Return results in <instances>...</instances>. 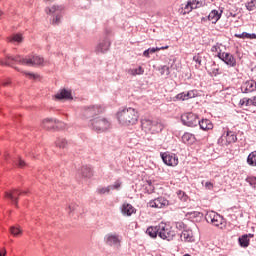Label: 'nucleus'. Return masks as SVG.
<instances>
[{"instance_id": "obj_1", "label": "nucleus", "mask_w": 256, "mask_h": 256, "mask_svg": "<svg viewBox=\"0 0 256 256\" xmlns=\"http://www.w3.org/2000/svg\"><path fill=\"white\" fill-rule=\"evenodd\" d=\"M13 63H19V65H28L29 67H35L43 65V63H45V59L37 55H31L26 57L17 55L7 56L5 59L0 60V65L2 66L13 65Z\"/></svg>"}, {"instance_id": "obj_2", "label": "nucleus", "mask_w": 256, "mask_h": 256, "mask_svg": "<svg viewBox=\"0 0 256 256\" xmlns=\"http://www.w3.org/2000/svg\"><path fill=\"white\" fill-rule=\"evenodd\" d=\"M89 126L91 129H93V131L103 133L111 129V122H109V120H107L105 117L98 116L90 120Z\"/></svg>"}, {"instance_id": "obj_3", "label": "nucleus", "mask_w": 256, "mask_h": 256, "mask_svg": "<svg viewBox=\"0 0 256 256\" xmlns=\"http://www.w3.org/2000/svg\"><path fill=\"white\" fill-rule=\"evenodd\" d=\"M176 235L177 234L175 233V230H173V227L167 223L161 222L158 225V237H160V239H163L164 241H173Z\"/></svg>"}, {"instance_id": "obj_4", "label": "nucleus", "mask_w": 256, "mask_h": 256, "mask_svg": "<svg viewBox=\"0 0 256 256\" xmlns=\"http://www.w3.org/2000/svg\"><path fill=\"white\" fill-rule=\"evenodd\" d=\"M63 11H65V7L62 5H54L51 8H46V15H53L52 25H59L61 23V18L63 17Z\"/></svg>"}, {"instance_id": "obj_5", "label": "nucleus", "mask_w": 256, "mask_h": 256, "mask_svg": "<svg viewBox=\"0 0 256 256\" xmlns=\"http://www.w3.org/2000/svg\"><path fill=\"white\" fill-rule=\"evenodd\" d=\"M233 143H237V134L227 128L218 139V145H220V147H228V145Z\"/></svg>"}, {"instance_id": "obj_6", "label": "nucleus", "mask_w": 256, "mask_h": 256, "mask_svg": "<svg viewBox=\"0 0 256 256\" xmlns=\"http://www.w3.org/2000/svg\"><path fill=\"white\" fill-rule=\"evenodd\" d=\"M181 121L186 127H197L199 125V116L193 112H187L181 115Z\"/></svg>"}, {"instance_id": "obj_7", "label": "nucleus", "mask_w": 256, "mask_h": 256, "mask_svg": "<svg viewBox=\"0 0 256 256\" xmlns=\"http://www.w3.org/2000/svg\"><path fill=\"white\" fill-rule=\"evenodd\" d=\"M205 219L207 223H212L215 227H219V225H223L225 223V219L223 216L219 215L215 211L207 212L205 215Z\"/></svg>"}, {"instance_id": "obj_8", "label": "nucleus", "mask_w": 256, "mask_h": 256, "mask_svg": "<svg viewBox=\"0 0 256 256\" xmlns=\"http://www.w3.org/2000/svg\"><path fill=\"white\" fill-rule=\"evenodd\" d=\"M109 31H106V36L99 41L95 48V53H107L109 47H111V40L109 39Z\"/></svg>"}, {"instance_id": "obj_9", "label": "nucleus", "mask_w": 256, "mask_h": 256, "mask_svg": "<svg viewBox=\"0 0 256 256\" xmlns=\"http://www.w3.org/2000/svg\"><path fill=\"white\" fill-rule=\"evenodd\" d=\"M161 158L163 163L168 165V167H176V165H179V158L173 153L164 152L161 154Z\"/></svg>"}, {"instance_id": "obj_10", "label": "nucleus", "mask_w": 256, "mask_h": 256, "mask_svg": "<svg viewBox=\"0 0 256 256\" xmlns=\"http://www.w3.org/2000/svg\"><path fill=\"white\" fill-rule=\"evenodd\" d=\"M217 57L218 59H221V61L225 62L229 67H237V59H235L233 54L228 52H218Z\"/></svg>"}, {"instance_id": "obj_11", "label": "nucleus", "mask_w": 256, "mask_h": 256, "mask_svg": "<svg viewBox=\"0 0 256 256\" xmlns=\"http://www.w3.org/2000/svg\"><path fill=\"white\" fill-rule=\"evenodd\" d=\"M169 205V200H167L163 196H160L148 202V206H150L152 209H165V207H169Z\"/></svg>"}, {"instance_id": "obj_12", "label": "nucleus", "mask_w": 256, "mask_h": 256, "mask_svg": "<svg viewBox=\"0 0 256 256\" xmlns=\"http://www.w3.org/2000/svg\"><path fill=\"white\" fill-rule=\"evenodd\" d=\"M105 243L110 247H120L121 245V236L119 234H108L105 236Z\"/></svg>"}, {"instance_id": "obj_13", "label": "nucleus", "mask_w": 256, "mask_h": 256, "mask_svg": "<svg viewBox=\"0 0 256 256\" xmlns=\"http://www.w3.org/2000/svg\"><path fill=\"white\" fill-rule=\"evenodd\" d=\"M105 111V107L101 105H93L85 109L84 115L86 117H95V115H100V113H103Z\"/></svg>"}, {"instance_id": "obj_14", "label": "nucleus", "mask_w": 256, "mask_h": 256, "mask_svg": "<svg viewBox=\"0 0 256 256\" xmlns=\"http://www.w3.org/2000/svg\"><path fill=\"white\" fill-rule=\"evenodd\" d=\"M19 195H27V192H21V190H11L10 192L5 193V198L9 199L16 207H17V201L19 199Z\"/></svg>"}, {"instance_id": "obj_15", "label": "nucleus", "mask_w": 256, "mask_h": 256, "mask_svg": "<svg viewBox=\"0 0 256 256\" xmlns=\"http://www.w3.org/2000/svg\"><path fill=\"white\" fill-rule=\"evenodd\" d=\"M242 93H255L256 91V82L255 80H247L241 85Z\"/></svg>"}, {"instance_id": "obj_16", "label": "nucleus", "mask_w": 256, "mask_h": 256, "mask_svg": "<svg viewBox=\"0 0 256 256\" xmlns=\"http://www.w3.org/2000/svg\"><path fill=\"white\" fill-rule=\"evenodd\" d=\"M180 239L181 241H184V243H194L195 236L193 235V230L187 228L186 230L182 231Z\"/></svg>"}, {"instance_id": "obj_17", "label": "nucleus", "mask_w": 256, "mask_h": 256, "mask_svg": "<svg viewBox=\"0 0 256 256\" xmlns=\"http://www.w3.org/2000/svg\"><path fill=\"white\" fill-rule=\"evenodd\" d=\"M153 125H154L153 120H150L148 118H144V119L141 120V127L145 131V133H149V132L152 133Z\"/></svg>"}, {"instance_id": "obj_18", "label": "nucleus", "mask_w": 256, "mask_h": 256, "mask_svg": "<svg viewBox=\"0 0 256 256\" xmlns=\"http://www.w3.org/2000/svg\"><path fill=\"white\" fill-rule=\"evenodd\" d=\"M195 141H197V137H195V135L192 133L185 132L182 136V142L186 145H193Z\"/></svg>"}, {"instance_id": "obj_19", "label": "nucleus", "mask_w": 256, "mask_h": 256, "mask_svg": "<svg viewBox=\"0 0 256 256\" xmlns=\"http://www.w3.org/2000/svg\"><path fill=\"white\" fill-rule=\"evenodd\" d=\"M55 99H73V96L70 90L62 89L55 95Z\"/></svg>"}, {"instance_id": "obj_20", "label": "nucleus", "mask_w": 256, "mask_h": 256, "mask_svg": "<svg viewBox=\"0 0 256 256\" xmlns=\"http://www.w3.org/2000/svg\"><path fill=\"white\" fill-rule=\"evenodd\" d=\"M198 125L202 131H210V129H213V123H211L209 119L199 120Z\"/></svg>"}, {"instance_id": "obj_21", "label": "nucleus", "mask_w": 256, "mask_h": 256, "mask_svg": "<svg viewBox=\"0 0 256 256\" xmlns=\"http://www.w3.org/2000/svg\"><path fill=\"white\" fill-rule=\"evenodd\" d=\"M127 113H129V109L127 108H124L122 111L118 112L117 117L121 125L127 124Z\"/></svg>"}, {"instance_id": "obj_22", "label": "nucleus", "mask_w": 256, "mask_h": 256, "mask_svg": "<svg viewBox=\"0 0 256 256\" xmlns=\"http://www.w3.org/2000/svg\"><path fill=\"white\" fill-rule=\"evenodd\" d=\"M80 175L86 179H91V177H93V169L89 166H82L80 169Z\"/></svg>"}, {"instance_id": "obj_23", "label": "nucleus", "mask_w": 256, "mask_h": 256, "mask_svg": "<svg viewBox=\"0 0 256 256\" xmlns=\"http://www.w3.org/2000/svg\"><path fill=\"white\" fill-rule=\"evenodd\" d=\"M221 13H223V12L221 11L219 13L218 10H212L208 15V20H210L211 23H213V24L217 23V21H219V19H221Z\"/></svg>"}, {"instance_id": "obj_24", "label": "nucleus", "mask_w": 256, "mask_h": 256, "mask_svg": "<svg viewBox=\"0 0 256 256\" xmlns=\"http://www.w3.org/2000/svg\"><path fill=\"white\" fill-rule=\"evenodd\" d=\"M146 234L149 235L152 239H156L157 235L159 236V225L156 227L150 226L146 230Z\"/></svg>"}, {"instance_id": "obj_25", "label": "nucleus", "mask_w": 256, "mask_h": 256, "mask_svg": "<svg viewBox=\"0 0 256 256\" xmlns=\"http://www.w3.org/2000/svg\"><path fill=\"white\" fill-rule=\"evenodd\" d=\"M165 129V125L160 120H154V124L152 126V133H161Z\"/></svg>"}, {"instance_id": "obj_26", "label": "nucleus", "mask_w": 256, "mask_h": 256, "mask_svg": "<svg viewBox=\"0 0 256 256\" xmlns=\"http://www.w3.org/2000/svg\"><path fill=\"white\" fill-rule=\"evenodd\" d=\"M129 113L130 115H132V117H130V125H135V123H137V121H139V112H137L135 109L133 108H129Z\"/></svg>"}, {"instance_id": "obj_27", "label": "nucleus", "mask_w": 256, "mask_h": 256, "mask_svg": "<svg viewBox=\"0 0 256 256\" xmlns=\"http://www.w3.org/2000/svg\"><path fill=\"white\" fill-rule=\"evenodd\" d=\"M55 123H57V120L51 118H47V119H44L43 122H42V127L44 129H53V126L55 125Z\"/></svg>"}, {"instance_id": "obj_28", "label": "nucleus", "mask_w": 256, "mask_h": 256, "mask_svg": "<svg viewBox=\"0 0 256 256\" xmlns=\"http://www.w3.org/2000/svg\"><path fill=\"white\" fill-rule=\"evenodd\" d=\"M191 11H193V6H191V2H190V0H188L184 6L182 4L180 13H181V15H187V14L191 13Z\"/></svg>"}, {"instance_id": "obj_29", "label": "nucleus", "mask_w": 256, "mask_h": 256, "mask_svg": "<svg viewBox=\"0 0 256 256\" xmlns=\"http://www.w3.org/2000/svg\"><path fill=\"white\" fill-rule=\"evenodd\" d=\"M234 37H236L237 39H256V34L243 32L241 34H234Z\"/></svg>"}, {"instance_id": "obj_30", "label": "nucleus", "mask_w": 256, "mask_h": 256, "mask_svg": "<svg viewBox=\"0 0 256 256\" xmlns=\"http://www.w3.org/2000/svg\"><path fill=\"white\" fill-rule=\"evenodd\" d=\"M210 75L212 77H217V75H221V69L219 68V65H217L215 62H213L211 65Z\"/></svg>"}, {"instance_id": "obj_31", "label": "nucleus", "mask_w": 256, "mask_h": 256, "mask_svg": "<svg viewBox=\"0 0 256 256\" xmlns=\"http://www.w3.org/2000/svg\"><path fill=\"white\" fill-rule=\"evenodd\" d=\"M9 43H21L23 41V35L22 34H13L10 37H8Z\"/></svg>"}, {"instance_id": "obj_32", "label": "nucleus", "mask_w": 256, "mask_h": 256, "mask_svg": "<svg viewBox=\"0 0 256 256\" xmlns=\"http://www.w3.org/2000/svg\"><path fill=\"white\" fill-rule=\"evenodd\" d=\"M247 163L250 167H256V151H253L248 155Z\"/></svg>"}, {"instance_id": "obj_33", "label": "nucleus", "mask_w": 256, "mask_h": 256, "mask_svg": "<svg viewBox=\"0 0 256 256\" xmlns=\"http://www.w3.org/2000/svg\"><path fill=\"white\" fill-rule=\"evenodd\" d=\"M240 247H249V235L244 234L242 237L238 238Z\"/></svg>"}, {"instance_id": "obj_34", "label": "nucleus", "mask_w": 256, "mask_h": 256, "mask_svg": "<svg viewBox=\"0 0 256 256\" xmlns=\"http://www.w3.org/2000/svg\"><path fill=\"white\" fill-rule=\"evenodd\" d=\"M145 73V68L142 66H138L137 68H132L130 70V75H133L134 77L137 75H143Z\"/></svg>"}, {"instance_id": "obj_35", "label": "nucleus", "mask_w": 256, "mask_h": 256, "mask_svg": "<svg viewBox=\"0 0 256 256\" xmlns=\"http://www.w3.org/2000/svg\"><path fill=\"white\" fill-rule=\"evenodd\" d=\"M251 98H242L239 103H238V107L242 108V107H251Z\"/></svg>"}, {"instance_id": "obj_36", "label": "nucleus", "mask_w": 256, "mask_h": 256, "mask_svg": "<svg viewBox=\"0 0 256 256\" xmlns=\"http://www.w3.org/2000/svg\"><path fill=\"white\" fill-rule=\"evenodd\" d=\"M10 233L11 235H13V237H21V233H23V231L21 230L20 227L12 226L10 228Z\"/></svg>"}, {"instance_id": "obj_37", "label": "nucleus", "mask_w": 256, "mask_h": 256, "mask_svg": "<svg viewBox=\"0 0 256 256\" xmlns=\"http://www.w3.org/2000/svg\"><path fill=\"white\" fill-rule=\"evenodd\" d=\"M157 51H159V47L156 48H148L147 50H145L143 52V57H146L147 59H149V55H153V53H157Z\"/></svg>"}, {"instance_id": "obj_38", "label": "nucleus", "mask_w": 256, "mask_h": 256, "mask_svg": "<svg viewBox=\"0 0 256 256\" xmlns=\"http://www.w3.org/2000/svg\"><path fill=\"white\" fill-rule=\"evenodd\" d=\"M55 143L56 147H59L60 149H65L67 147V140L64 138H58Z\"/></svg>"}, {"instance_id": "obj_39", "label": "nucleus", "mask_w": 256, "mask_h": 256, "mask_svg": "<svg viewBox=\"0 0 256 256\" xmlns=\"http://www.w3.org/2000/svg\"><path fill=\"white\" fill-rule=\"evenodd\" d=\"M247 11H255L256 9V0H250L245 3Z\"/></svg>"}, {"instance_id": "obj_40", "label": "nucleus", "mask_w": 256, "mask_h": 256, "mask_svg": "<svg viewBox=\"0 0 256 256\" xmlns=\"http://www.w3.org/2000/svg\"><path fill=\"white\" fill-rule=\"evenodd\" d=\"M187 94L186 92H182L177 94L174 98L173 101H187Z\"/></svg>"}, {"instance_id": "obj_41", "label": "nucleus", "mask_w": 256, "mask_h": 256, "mask_svg": "<svg viewBox=\"0 0 256 256\" xmlns=\"http://www.w3.org/2000/svg\"><path fill=\"white\" fill-rule=\"evenodd\" d=\"M193 9H199V7H203V1L199 0H189Z\"/></svg>"}, {"instance_id": "obj_42", "label": "nucleus", "mask_w": 256, "mask_h": 256, "mask_svg": "<svg viewBox=\"0 0 256 256\" xmlns=\"http://www.w3.org/2000/svg\"><path fill=\"white\" fill-rule=\"evenodd\" d=\"M177 196H178V199H180L181 201H187V199H189V196H187V194L182 190H179L177 192Z\"/></svg>"}, {"instance_id": "obj_43", "label": "nucleus", "mask_w": 256, "mask_h": 256, "mask_svg": "<svg viewBox=\"0 0 256 256\" xmlns=\"http://www.w3.org/2000/svg\"><path fill=\"white\" fill-rule=\"evenodd\" d=\"M186 217L189 219H196V217H201V212L193 211L186 213Z\"/></svg>"}, {"instance_id": "obj_44", "label": "nucleus", "mask_w": 256, "mask_h": 256, "mask_svg": "<svg viewBox=\"0 0 256 256\" xmlns=\"http://www.w3.org/2000/svg\"><path fill=\"white\" fill-rule=\"evenodd\" d=\"M14 165H16V167H19L20 169H23V167H25L27 164L21 158H18L14 161Z\"/></svg>"}, {"instance_id": "obj_45", "label": "nucleus", "mask_w": 256, "mask_h": 256, "mask_svg": "<svg viewBox=\"0 0 256 256\" xmlns=\"http://www.w3.org/2000/svg\"><path fill=\"white\" fill-rule=\"evenodd\" d=\"M111 191V187H101L97 189V193H99V195H105V193H109Z\"/></svg>"}, {"instance_id": "obj_46", "label": "nucleus", "mask_w": 256, "mask_h": 256, "mask_svg": "<svg viewBox=\"0 0 256 256\" xmlns=\"http://www.w3.org/2000/svg\"><path fill=\"white\" fill-rule=\"evenodd\" d=\"M175 227H176V229H178V231L187 230V225H185V223H183V222H176Z\"/></svg>"}, {"instance_id": "obj_47", "label": "nucleus", "mask_w": 256, "mask_h": 256, "mask_svg": "<svg viewBox=\"0 0 256 256\" xmlns=\"http://www.w3.org/2000/svg\"><path fill=\"white\" fill-rule=\"evenodd\" d=\"M122 214L126 215V217H129V204L124 203L121 208Z\"/></svg>"}, {"instance_id": "obj_48", "label": "nucleus", "mask_w": 256, "mask_h": 256, "mask_svg": "<svg viewBox=\"0 0 256 256\" xmlns=\"http://www.w3.org/2000/svg\"><path fill=\"white\" fill-rule=\"evenodd\" d=\"M194 97H197V90H190L186 92L187 99H194Z\"/></svg>"}, {"instance_id": "obj_49", "label": "nucleus", "mask_w": 256, "mask_h": 256, "mask_svg": "<svg viewBox=\"0 0 256 256\" xmlns=\"http://www.w3.org/2000/svg\"><path fill=\"white\" fill-rule=\"evenodd\" d=\"M121 185H122V183H121V181H116L115 183H114V185H110L109 187H110V191L111 190H119V189H121Z\"/></svg>"}, {"instance_id": "obj_50", "label": "nucleus", "mask_w": 256, "mask_h": 256, "mask_svg": "<svg viewBox=\"0 0 256 256\" xmlns=\"http://www.w3.org/2000/svg\"><path fill=\"white\" fill-rule=\"evenodd\" d=\"M212 53H221V47L219 45H214L211 48Z\"/></svg>"}, {"instance_id": "obj_51", "label": "nucleus", "mask_w": 256, "mask_h": 256, "mask_svg": "<svg viewBox=\"0 0 256 256\" xmlns=\"http://www.w3.org/2000/svg\"><path fill=\"white\" fill-rule=\"evenodd\" d=\"M205 189L208 191H213V182H206L204 185Z\"/></svg>"}, {"instance_id": "obj_52", "label": "nucleus", "mask_w": 256, "mask_h": 256, "mask_svg": "<svg viewBox=\"0 0 256 256\" xmlns=\"http://www.w3.org/2000/svg\"><path fill=\"white\" fill-rule=\"evenodd\" d=\"M137 213V209H135L134 207H132L131 205H129V215H133Z\"/></svg>"}, {"instance_id": "obj_53", "label": "nucleus", "mask_w": 256, "mask_h": 256, "mask_svg": "<svg viewBox=\"0 0 256 256\" xmlns=\"http://www.w3.org/2000/svg\"><path fill=\"white\" fill-rule=\"evenodd\" d=\"M26 77H30V79H37L39 77L37 74L33 73H26Z\"/></svg>"}, {"instance_id": "obj_54", "label": "nucleus", "mask_w": 256, "mask_h": 256, "mask_svg": "<svg viewBox=\"0 0 256 256\" xmlns=\"http://www.w3.org/2000/svg\"><path fill=\"white\" fill-rule=\"evenodd\" d=\"M67 209L68 213H73L75 211V204H70Z\"/></svg>"}, {"instance_id": "obj_55", "label": "nucleus", "mask_w": 256, "mask_h": 256, "mask_svg": "<svg viewBox=\"0 0 256 256\" xmlns=\"http://www.w3.org/2000/svg\"><path fill=\"white\" fill-rule=\"evenodd\" d=\"M165 71H167V75H169V68H168V66H162L161 75H165Z\"/></svg>"}, {"instance_id": "obj_56", "label": "nucleus", "mask_w": 256, "mask_h": 256, "mask_svg": "<svg viewBox=\"0 0 256 256\" xmlns=\"http://www.w3.org/2000/svg\"><path fill=\"white\" fill-rule=\"evenodd\" d=\"M193 61H195V63H198V65H201V57H199V56H194V57H193Z\"/></svg>"}, {"instance_id": "obj_57", "label": "nucleus", "mask_w": 256, "mask_h": 256, "mask_svg": "<svg viewBox=\"0 0 256 256\" xmlns=\"http://www.w3.org/2000/svg\"><path fill=\"white\" fill-rule=\"evenodd\" d=\"M0 85H3V87H7V85H11V81L10 80H8V81H1Z\"/></svg>"}, {"instance_id": "obj_58", "label": "nucleus", "mask_w": 256, "mask_h": 256, "mask_svg": "<svg viewBox=\"0 0 256 256\" xmlns=\"http://www.w3.org/2000/svg\"><path fill=\"white\" fill-rule=\"evenodd\" d=\"M250 100H251V105L253 107H256V96H253L252 98H250Z\"/></svg>"}, {"instance_id": "obj_59", "label": "nucleus", "mask_w": 256, "mask_h": 256, "mask_svg": "<svg viewBox=\"0 0 256 256\" xmlns=\"http://www.w3.org/2000/svg\"><path fill=\"white\" fill-rule=\"evenodd\" d=\"M7 253V251L5 250V248L0 249V256H5Z\"/></svg>"}, {"instance_id": "obj_60", "label": "nucleus", "mask_w": 256, "mask_h": 256, "mask_svg": "<svg viewBox=\"0 0 256 256\" xmlns=\"http://www.w3.org/2000/svg\"><path fill=\"white\" fill-rule=\"evenodd\" d=\"M159 51L165 50V49H169V46H163V47H158Z\"/></svg>"}, {"instance_id": "obj_61", "label": "nucleus", "mask_w": 256, "mask_h": 256, "mask_svg": "<svg viewBox=\"0 0 256 256\" xmlns=\"http://www.w3.org/2000/svg\"><path fill=\"white\" fill-rule=\"evenodd\" d=\"M230 17H237V14H233L232 12H230Z\"/></svg>"}, {"instance_id": "obj_62", "label": "nucleus", "mask_w": 256, "mask_h": 256, "mask_svg": "<svg viewBox=\"0 0 256 256\" xmlns=\"http://www.w3.org/2000/svg\"><path fill=\"white\" fill-rule=\"evenodd\" d=\"M0 17H3V12L2 11H0Z\"/></svg>"}, {"instance_id": "obj_63", "label": "nucleus", "mask_w": 256, "mask_h": 256, "mask_svg": "<svg viewBox=\"0 0 256 256\" xmlns=\"http://www.w3.org/2000/svg\"><path fill=\"white\" fill-rule=\"evenodd\" d=\"M184 256H191V255H189V254H185Z\"/></svg>"}, {"instance_id": "obj_64", "label": "nucleus", "mask_w": 256, "mask_h": 256, "mask_svg": "<svg viewBox=\"0 0 256 256\" xmlns=\"http://www.w3.org/2000/svg\"><path fill=\"white\" fill-rule=\"evenodd\" d=\"M45 1H50V0H45Z\"/></svg>"}]
</instances>
